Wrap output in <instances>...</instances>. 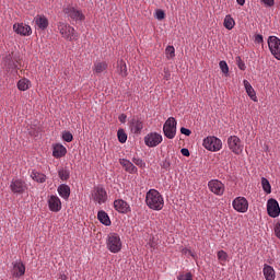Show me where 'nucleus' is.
Wrapping results in <instances>:
<instances>
[{"label":"nucleus","instance_id":"nucleus-7","mask_svg":"<svg viewBox=\"0 0 280 280\" xmlns=\"http://www.w3.org/2000/svg\"><path fill=\"white\" fill-rule=\"evenodd\" d=\"M228 148L233 152V154H242L244 152V143L237 136H230L228 138Z\"/></svg>","mask_w":280,"mask_h":280},{"label":"nucleus","instance_id":"nucleus-35","mask_svg":"<svg viewBox=\"0 0 280 280\" xmlns=\"http://www.w3.org/2000/svg\"><path fill=\"white\" fill-rule=\"evenodd\" d=\"M108 63L106 61L95 63V71H106Z\"/></svg>","mask_w":280,"mask_h":280},{"label":"nucleus","instance_id":"nucleus-43","mask_svg":"<svg viewBox=\"0 0 280 280\" xmlns=\"http://www.w3.org/2000/svg\"><path fill=\"white\" fill-rule=\"evenodd\" d=\"M275 234L280 240V221L275 225Z\"/></svg>","mask_w":280,"mask_h":280},{"label":"nucleus","instance_id":"nucleus-32","mask_svg":"<svg viewBox=\"0 0 280 280\" xmlns=\"http://www.w3.org/2000/svg\"><path fill=\"white\" fill-rule=\"evenodd\" d=\"M261 185H262V189H264V191H266V194L272 192V187L270 186V182H268V179L266 177L261 178Z\"/></svg>","mask_w":280,"mask_h":280},{"label":"nucleus","instance_id":"nucleus-40","mask_svg":"<svg viewBox=\"0 0 280 280\" xmlns=\"http://www.w3.org/2000/svg\"><path fill=\"white\" fill-rule=\"evenodd\" d=\"M261 3H264V5H266V8H272V5H275V0H260Z\"/></svg>","mask_w":280,"mask_h":280},{"label":"nucleus","instance_id":"nucleus-20","mask_svg":"<svg viewBox=\"0 0 280 280\" xmlns=\"http://www.w3.org/2000/svg\"><path fill=\"white\" fill-rule=\"evenodd\" d=\"M129 128L133 135H141V130H143V120L139 118H132L130 120Z\"/></svg>","mask_w":280,"mask_h":280},{"label":"nucleus","instance_id":"nucleus-10","mask_svg":"<svg viewBox=\"0 0 280 280\" xmlns=\"http://www.w3.org/2000/svg\"><path fill=\"white\" fill-rule=\"evenodd\" d=\"M144 143L148 145V148H156V145H160V143H163V136L156 132L148 133L144 137Z\"/></svg>","mask_w":280,"mask_h":280},{"label":"nucleus","instance_id":"nucleus-49","mask_svg":"<svg viewBox=\"0 0 280 280\" xmlns=\"http://www.w3.org/2000/svg\"><path fill=\"white\" fill-rule=\"evenodd\" d=\"M236 3H238V5H244V3H246V0H236Z\"/></svg>","mask_w":280,"mask_h":280},{"label":"nucleus","instance_id":"nucleus-23","mask_svg":"<svg viewBox=\"0 0 280 280\" xmlns=\"http://www.w3.org/2000/svg\"><path fill=\"white\" fill-rule=\"evenodd\" d=\"M245 91L248 95V97L253 101V102H257V93L255 92V89H253V85H250V82H248V80H244L243 81Z\"/></svg>","mask_w":280,"mask_h":280},{"label":"nucleus","instance_id":"nucleus-18","mask_svg":"<svg viewBox=\"0 0 280 280\" xmlns=\"http://www.w3.org/2000/svg\"><path fill=\"white\" fill-rule=\"evenodd\" d=\"M34 23L36 25V28L42 30V32H45V30L49 27V20L45 15H36L34 18Z\"/></svg>","mask_w":280,"mask_h":280},{"label":"nucleus","instance_id":"nucleus-45","mask_svg":"<svg viewBox=\"0 0 280 280\" xmlns=\"http://www.w3.org/2000/svg\"><path fill=\"white\" fill-rule=\"evenodd\" d=\"M255 43H257L258 45H261V43H264V36L262 35H256L255 36Z\"/></svg>","mask_w":280,"mask_h":280},{"label":"nucleus","instance_id":"nucleus-3","mask_svg":"<svg viewBox=\"0 0 280 280\" xmlns=\"http://www.w3.org/2000/svg\"><path fill=\"white\" fill-rule=\"evenodd\" d=\"M58 32L61 34L62 38L66 40H75L78 38V34L75 33V28L73 26L65 23V22H59L57 24Z\"/></svg>","mask_w":280,"mask_h":280},{"label":"nucleus","instance_id":"nucleus-22","mask_svg":"<svg viewBox=\"0 0 280 280\" xmlns=\"http://www.w3.org/2000/svg\"><path fill=\"white\" fill-rule=\"evenodd\" d=\"M262 275L266 280L277 279V273L275 271V268H272V266H270V265H266V264L264 265Z\"/></svg>","mask_w":280,"mask_h":280},{"label":"nucleus","instance_id":"nucleus-14","mask_svg":"<svg viewBox=\"0 0 280 280\" xmlns=\"http://www.w3.org/2000/svg\"><path fill=\"white\" fill-rule=\"evenodd\" d=\"M10 189L13 194H25L27 189V184L22 179H12L10 184Z\"/></svg>","mask_w":280,"mask_h":280},{"label":"nucleus","instance_id":"nucleus-48","mask_svg":"<svg viewBox=\"0 0 280 280\" xmlns=\"http://www.w3.org/2000/svg\"><path fill=\"white\" fill-rule=\"evenodd\" d=\"M180 152L183 156H189V149H182Z\"/></svg>","mask_w":280,"mask_h":280},{"label":"nucleus","instance_id":"nucleus-51","mask_svg":"<svg viewBox=\"0 0 280 280\" xmlns=\"http://www.w3.org/2000/svg\"><path fill=\"white\" fill-rule=\"evenodd\" d=\"M120 71H126V65L121 67Z\"/></svg>","mask_w":280,"mask_h":280},{"label":"nucleus","instance_id":"nucleus-53","mask_svg":"<svg viewBox=\"0 0 280 280\" xmlns=\"http://www.w3.org/2000/svg\"><path fill=\"white\" fill-rule=\"evenodd\" d=\"M225 73V75H229V71H226V72H224Z\"/></svg>","mask_w":280,"mask_h":280},{"label":"nucleus","instance_id":"nucleus-16","mask_svg":"<svg viewBox=\"0 0 280 280\" xmlns=\"http://www.w3.org/2000/svg\"><path fill=\"white\" fill-rule=\"evenodd\" d=\"M48 207L54 213H58L62 209V202L58 196L52 195L48 199Z\"/></svg>","mask_w":280,"mask_h":280},{"label":"nucleus","instance_id":"nucleus-2","mask_svg":"<svg viewBox=\"0 0 280 280\" xmlns=\"http://www.w3.org/2000/svg\"><path fill=\"white\" fill-rule=\"evenodd\" d=\"M63 14L67 16V19H71V21H75V23L82 22L84 21V19H86L84 13H82V10L71 4L63 7Z\"/></svg>","mask_w":280,"mask_h":280},{"label":"nucleus","instance_id":"nucleus-21","mask_svg":"<svg viewBox=\"0 0 280 280\" xmlns=\"http://www.w3.org/2000/svg\"><path fill=\"white\" fill-rule=\"evenodd\" d=\"M119 163L121 166H124L125 172H128L129 174H137V172H139L137 166H135V164H132V162H130L129 160L120 159Z\"/></svg>","mask_w":280,"mask_h":280},{"label":"nucleus","instance_id":"nucleus-39","mask_svg":"<svg viewBox=\"0 0 280 280\" xmlns=\"http://www.w3.org/2000/svg\"><path fill=\"white\" fill-rule=\"evenodd\" d=\"M132 162L135 163V165H137L138 167H145V162H143V160L139 159V158H133Z\"/></svg>","mask_w":280,"mask_h":280},{"label":"nucleus","instance_id":"nucleus-15","mask_svg":"<svg viewBox=\"0 0 280 280\" xmlns=\"http://www.w3.org/2000/svg\"><path fill=\"white\" fill-rule=\"evenodd\" d=\"M12 266L13 268L11 270V275L15 277V279H19L23 277V275H25V265L23 264V261L16 260L12 262Z\"/></svg>","mask_w":280,"mask_h":280},{"label":"nucleus","instance_id":"nucleus-36","mask_svg":"<svg viewBox=\"0 0 280 280\" xmlns=\"http://www.w3.org/2000/svg\"><path fill=\"white\" fill-rule=\"evenodd\" d=\"M62 139L67 143H71V141H73V135L70 131H63Z\"/></svg>","mask_w":280,"mask_h":280},{"label":"nucleus","instance_id":"nucleus-6","mask_svg":"<svg viewBox=\"0 0 280 280\" xmlns=\"http://www.w3.org/2000/svg\"><path fill=\"white\" fill-rule=\"evenodd\" d=\"M106 245L110 253H119L121 250V237L117 233H109Z\"/></svg>","mask_w":280,"mask_h":280},{"label":"nucleus","instance_id":"nucleus-25","mask_svg":"<svg viewBox=\"0 0 280 280\" xmlns=\"http://www.w3.org/2000/svg\"><path fill=\"white\" fill-rule=\"evenodd\" d=\"M67 154V148L62 144H55L52 150V156L55 159H62Z\"/></svg>","mask_w":280,"mask_h":280},{"label":"nucleus","instance_id":"nucleus-50","mask_svg":"<svg viewBox=\"0 0 280 280\" xmlns=\"http://www.w3.org/2000/svg\"><path fill=\"white\" fill-rule=\"evenodd\" d=\"M59 279L60 280H67V276L66 275H61Z\"/></svg>","mask_w":280,"mask_h":280},{"label":"nucleus","instance_id":"nucleus-54","mask_svg":"<svg viewBox=\"0 0 280 280\" xmlns=\"http://www.w3.org/2000/svg\"><path fill=\"white\" fill-rule=\"evenodd\" d=\"M170 166V164H166L164 167H168Z\"/></svg>","mask_w":280,"mask_h":280},{"label":"nucleus","instance_id":"nucleus-19","mask_svg":"<svg viewBox=\"0 0 280 280\" xmlns=\"http://www.w3.org/2000/svg\"><path fill=\"white\" fill-rule=\"evenodd\" d=\"M13 30L16 34H20V36H30L32 35V27L27 24H14Z\"/></svg>","mask_w":280,"mask_h":280},{"label":"nucleus","instance_id":"nucleus-11","mask_svg":"<svg viewBox=\"0 0 280 280\" xmlns=\"http://www.w3.org/2000/svg\"><path fill=\"white\" fill-rule=\"evenodd\" d=\"M232 207L237 213H246L248 211V200L245 197H236L232 201Z\"/></svg>","mask_w":280,"mask_h":280},{"label":"nucleus","instance_id":"nucleus-41","mask_svg":"<svg viewBox=\"0 0 280 280\" xmlns=\"http://www.w3.org/2000/svg\"><path fill=\"white\" fill-rule=\"evenodd\" d=\"M219 67L221 71H229V65L226 63V61H220Z\"/></svg>","mask_w":280,"mask_h":280},{"label":"nucleus","instance_id":"nucleus-1","mask_svg":"<svg viewBox=\"0 0 280 280\" xmlns=\"http://www.w3.org/2000/svg\"><path fill=\"white\" fill-rule=\"evenodd\" d=\"M145 202L149 209L153 211H161L163 207H165V200L163 199V195L159 192L156 189H150L145 195Z\"/></svg>","mask_w":280,"mask_h":280},{"label":"nucleus","instance_id":"nucleus-37","mask_svg":"<svg viewBox=\"0 0 280 280\" xmlns=\"http://www.w3.org/2000/svg\"><path fill=\"white\" fill-rule=\"evenodd\" d=\"M166 56L167 58H174V56H176V49L174 48V46L166 47Z\"/></svg>","mask_w":280,"mask_h":280},{"label":"nucleus","instance_id":"nucleus-5","mask_svg":"<svg viewBox=\"0 0 280 280\" xmlns=\"http://www.w3.org/2000/svg\"><path fill=\"white\" fill-rule=\"evenodd\" d=\"M91 199L97 205H104L106 200H108V192H106V188L103 186L94 187L91 192Z\"/></svg>","mask_w":280,"mask_h":280},{"label":"nucleus","instance_id":"nucleus-24","mask_svg":"<svg viewBox=\"0 0 280 280\" xmlns=\"http://www.w3.org/2000/svg\"><path fill=\"white\" fill-rule=\"evenodd\" d=\"M58 194L60 197L63 198V200H69V197L71 196V188L67 184H61L58 189Z\"/></svg>","mask_w":280,"mask_h":280},{"label":"nucleus","instance_id":"nucleus-8","mask_svg":"<svg viewBox=\"0 0 280 280\" xmlns=\"http://www.w3.org/2000/svg\"><path fill=\"white\" fill-rule=\"evenodd\" d=\"M176 118L170 117L163 126V132L166 139H174L176 137Z\"/></svg>","mask_w":280,"mask_h":280},{"label":"nucleus","instance_id":"nucleus-26","mask_svg":"<svg viewBox=\"0 0 280 280\" xmlns=\"http://www.w3.org/2000/svg\"><path fill=\"white\" fill-rule=\"evenodd\" d=\"M97 220L101 222V224H104L105 226H110V217H108V213L106 211L101 210L97 213Z\"/></svg>","mask_w":280,"mask_h":280},{"label":"nucleus","instance_id":"nucleus-34","mask_svg":"<svg viewBox=\"0 0 280 280\" xmlns=\"http://www.w3.org/2000/svg\"><path fill=\"white\" fill-rule=\"evenodd\" d=\"M58 176H59V178H60L61 180H69L70 173H69V171H67V170H60V171L58 172Z\"/></svg>","mask_w":280,"mask_h":280},{"label":"nucleus","instance_id":"nucleus-13","mask_svg":"<svg viewBox=\"0 0 280 280\" xmlns=\"http://www.w3.org/2000/svg\"><path fill=\"white\" fill-rule=\"evenodd\" d=\"M267 212L270 218H279L280 207L279 201H277V199H269L267 201Z\"/></svg>","mask_w":280,"mask_h":280},{"label":"nucleus","instance_id":"nucleus-33","mask_svg":"<svg viewBox=\"0 0 280 280\" xmlns=\"http://www.w3.org/2000/svg\"><path fill=\"white\" fill-rule=\"evenodd\" d=\"M177 280H194V275L191 272H182L177 276Z\"/></svg>","mask_w":280,"mask_h":280},{"label":"nucleus","instance_id":"nucleus-42","mask_svg":"<svg viewBox=\"0 0 280 280\" xmlns=\"http://www.w3.org/2000/svg\"><path fill=\"white\" fill-rule=\"evenodd\" d=\"M156 19L163 21V19H165V12H163V10L156 11Z\"/></svg>","mask_w":280,"mask_h":280},{"label":"nucleus","instance_id":"nucleus-27","mask_svg":"<svg viewBox=\"0 0 280 280\" xmlns=\"http://www.w3.org/2000/svg\"><path fill=\"white\" fill-rule=\"evenodd\" d=\"M31 178H33L35 183H45V180H47V175L38 173L37 171H32Z\"/></svg>","mask_w":280,"mask_h":280},{"label":"nucleus","instance_id":"nucleus-44","mask_svg":"<svg viewBox=\"0 0 280 280\" xmlns=\"http://www.w3.org/2000/svg\"><path fill=\"white\" fill-rule=\"evenodd\" d=\"M182 254H183V255H189L190 257H196V256L194 255V252H191L190 249H187V248H183V249H182Z\"/></svg>","mask_w":280,"mask_h":280},{"label":"nucleus","instance_id":"nucleus-17","mask_svg":"<svg viewBox=\"0 0 280 280\" xmlns=\"http://www.w3.org/2000/svg\"><path fill=\"white\" fill-rule=\"evenodd\" d=\"M114 209L118 211V213H130V205L128 202L124 201V199H116L114 201Z\"/></svg>","mask_w":280,"mask_h":280},{"label":"nucleus","instance_id":"nucleus-46","mask_svg":"<svg viewBox=\"0 0 280 280\" xmlns=\"http://www.w3.org/2000/svg\"><path fill=\"white\" fill-rule=\"evenodd\" d=\"M180 132H182V135H185L186 137H189V135H191V130H189L185 127L180 128Z\"/></svg>","mask_w":280,"mask_h":280},{"label":"nucleus","instance_id":"nucleus-9","mask_svg":"<svg viewBox=\"0 0 280 280\" xmlns=\"http://www.w3.org/2000/svg\"><path fill=\"white\" fill-rule=\"evenodd\" d=\"M268 47L269 50L271 51L272 56L277 60H280V39L277 36H269L268 37Z\"/></svg>","mask_w":280,"mask_h":280},{"label":"nucleus","instance_id":"nucleus-28","mask_svg":"<svg viewBox=\"0 0 280 280\" xmlns=\"http://www.w3.org/2000/svg\"><path fill=\"white\" fill-rule=\"evenodd\" d=\"M225 30H233L235 27V20L231 15H226L223 21Z\"/></svg>","mask_w":280,"mask_h":280},{"label":"nucleus","instance_id":"nucleus-30","mask_svg":"<svg viewBox=\"0 0 280 280\" xmlns=\"http://www.w3.org/2000/svg\"><path fill=\"white\" fill-rule=\"evenodd\" d=\"M18 89H19V91H27V89H30V80L21 79L18 82Z\"/></svg>","mask_w":280,"mask_h":280},{"label":"nucleus","instance_id":"nucleus-31","mask_svg":"<svg viewBox=\"0 0 280 280\" xmlns=\"http://www.w3.org/2000/svg\"><path fill=\"white\" fill-rule=\"evenodd\" d=\"M117 137L119 143H126V141H128V133H126V130L124 129H118Z\"/></svg>","mask_w":280,"mask_h":280},{"label":"nucleus","instance_id":"nucleus-29","mask_svg":"<svg viewBox=\"0 0 280 280\" xmlns=\"http://www.w3.org/2000/svg\"><path fill=\"white\" fill-rule=\"evenodd\" d=\"M217 257H218L221 266H224V264H226V261L229 259V254H226V252H224V250H219L217 254Z\"/></svg>","mask_w":280,"mask_h":280},{"label":"nucleus","instance_id":"nucleus-52","mask_svg":"<svg viewBox=\"0 0 280 280\" xmlns=\"http://www.w3.org/2000/svg\"><path fill=\"white\" fill-rule=\"evenodd\" d=\"M165 78H166V80L170 79V72H166Z\"/></svg>","mask_w":280,"mask_h":280},{"label":"nucleus","instance_id":"nucleus-38","mask_svg":"<svg viewBox=\"0 0 280 280\" xmlns=\"http://www.w3.org/2000/svg\"><path fill=\"white\" fill-rule=\"evenodd\" d=\"M236 65L241 71L246 70V63H244V61H242V58L236 57Z\"/></svg>","mask_w":280,"mask_h":280},{"label":"nucleus","instance_id":"nucleus-47","mask_svg":"<svg viewBox=\"0 0 280 280\" xmlns=\"http://www.w3.org/2000/svg\"><path fill=\"white\" fill-rule=\"evenodd\" d=\"M128 116H126V114H121L118 119H119V122L120 124H126V119H127Z\"/></svg>","mask_w":280,"mask_h":280},{"label":"nucleus","instance_id":"nucleus-12","mask_svg":"<svg viewBox=\"0 0 280 280\" xmlns=\"http://www.w3.org/2000/svg\"><path fill=\"white\" fill-rule=\"evenodd\" d=\"M208 188L212 194H214V196H224V184L218 179H211L208 182Z\"/></svg>","mask_w":280,"mask_h":280},{"label":"nucleus","instance_id":"nucleus-4","mask_svg":"<svg viewBox=\"0 0 280 280\" xmlns=\"http://www.w3.org/2000/svg\"><path fill=\"white\" fill-rule=\"evenodd\" d=\"M202 145L209 152H220L222 150V140L214 136H208L203 139Z\"/></svg>","mask_w":280,"mask_h":280}]
</instances>
